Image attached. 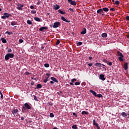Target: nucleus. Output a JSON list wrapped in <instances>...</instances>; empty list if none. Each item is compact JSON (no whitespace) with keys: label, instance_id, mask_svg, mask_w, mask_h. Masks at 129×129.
Instances as JSON below:
<instances>
[{"label":"nucleus","instance_id":"1","mask_svg":"<svg viewBox=\"0 0 129 129\" xmlns=\"http://www.w3.org/2000/svg\"><path fill=\"white\" fill-rule=\"evenodd\" d=\"M31 106H30L28 103H25L24 104V106L22 108V111L23 113H24L25 111L27 110V109H31Z\"/></svg>","mask_w":129,"mask_h":129},{"label":"nucleus","instance_id":"2","mask_svg":"<svg viewBox=\"0 0 129 129\" xmlns=\"http://www.w3.org/2000/svg\"><path fill=\"white\" fill-rule=\"evenodd\" d=\"M15 57V54L13 53H7L5 55V61H8V60H9L10 58H14Z\"/></svg>","mask_w":129,"mask_h":129},{"label":"nucleus","instance_id":"3","mask_svg":"<svg viewBox=\"0 0 129 129\" xmlns=\"http://www.w3.org/2000/svg\"><path fill=\"white\" fill-rule=\"evenodd\" d=\"M60 26H61V23H60V22H54V23L53 24V25H50V28H54V29L56 28H59V27H60Z\"/></svg>","mask_w":129,"mask_h":129},{"label":"nucleus","instance_id":"4","mask_svg":"<svg viewBox=\"0 0 129 129\" xmlns=\"http://www.w3.org/2000/svg\"><path fill=\"white\" fill-rule=\"evenodd\" d=\"M117 56H119L118 59L119 61H123V57L124 56L122 55V53L120 52L119 51H117Z\"/></svg>","mask_w":129,"mask_h":129},{"label":"nucleus","instance_id":"5","mask_svg":"<svg viewBox=\"0 0 129 129\" xmlns=\"http://www.w3.org/2000/svg\"><path fill=\"white\" fill-rule=\"evenodd\" d=\"M17 7H16V9L18 10L19 11H23V8H24V5H22L20 3H18L17 4Z\"/></svg>","mask_w":129,"mask_h":129},{"label":"nucleus","instance_id":"6","mask_svg":"<svg viewBox=\"0 0 129 129\" xmlns=\"http://www.w3.org/2000/svg\"><path fill=\"white\" fill-rule=\"evenodd\" d=\"M68 2L70 5H71L72 6H76L77 3L75 1H73L72 0H68Z\"/></svg>","mask_w":129,"mask_h":129},{"label":"nucleus","instance_id":"7","mask_svg":"<svg viewBox=\"0 0 129 129\" xmlns=\"http://www.w3.org/2000/svg\"><path fill=\"white\" fill-rule=\"evenodd\" d=\"M18 112H19L18 109H14L12 111V113L14 115H18Z\"/></svg>","mask_w":129,"mask_h":129},{"label":"nucleus","instance_id":"8","mask_svg":"<svg viewBox=\"0 0 129 129\" xmlns=\"http://www.w3.org/2000/svg\"><path fill=\"white\" fill-rule=\"evenodd\" d=\"M103 61L105 63H106V64H107L108 65H109V66H111V65H112V62L111 61L109 62V61H108L106 59H104Z\"/></svg>","mask_w":129,"mask_h":129},{"label":"nucleus","instance_id":"9","mask_svg":"<svg viewBox=\"0 0 129 129\" xmlns=\"http://www.w3.org/2000/svg\"><path fill=\"white\" fill-rule=\"evenodd\" d=\"M61 20L63 21V22H66V23H70L71 22L70 21L67 20V19H66L64 16H61Z\"/></svg>","mask_w":129,"mask_h":129},{"label":"nucleus","instance_id":"10","mask_svg":"<svg viewBox=\"0 0 129 129\" xmlns=\"http://www.w3.org/2000/svg\"><path fill=\"white\" fill-rule=\"evenodd\" d=\"M99 79L102 81H104L105 80V78H104V75L101 74L99 76Z\"/></svg>","mask_w":129,"mask_h":129},{"label":"nucleus","instance_id":"11","mask_svg":"<svg viewBox=\"0 0 129 129\" xmlns=\"http://www.w3.org/2000/svg\"><path fill=\"white\" fill-rule=\"evenodd\" d=\"M48 29V28L47 27H41L40 29H39V31L40 32H44V31H45V30H47Z\"/></svg>","mask_w":129,"mask_h":129},{"label":"nucleus","instance_id":"12","mask_svg":"<svg viewBox=\"0 0 129 129\" xmlns=\"http://www.w3.org/2000/svg\"><path fill=\"white\" fill-rule=\"evenodd\" d=\"M54 10H57L60 9V6L56 4L55 5H53Z\"/></svg>","mask_w":129,"mask_h":129},{"label":"nucleus","instance_id":"13","mask_svg":"<svg viewBox=\"0 0 129 129\" xmlns=\"http://www.w3.org/2000/svg\"><path fill=\"white\" fill-rule=\"evenodd\" d=\"M51 80H52V81H53V82H56V83H58V82H59V81H58L57 80V79H56V78H54L53 77H51L50 78Z\"/></svg>","mask_w":129,"mask_h":129},{"label":"nucleus","instance_id":"14","mask_svg":"<svg viewBox=\"0 0 129 129\" xmlns=\"http://www.w3.org/2000/svg\"><path fill=\"white\" fill-rule=\"evenodd\" d=\"M102 13H103V10H102V9H100L97 11V14H100V15H102Z\"/></svg>","mask_w":129,"mask_h":129},{"label":"nucleus","instance_id":"15","mask_svg":"<svg viewBox=\"0 0 129 129\" xmlns=\"http://www.w3.org/2000/svg\"><path fill=\"white\" fill-rule=\"evenodd\" d=\"M81 35H85L86 34V28H84L83 30L81 32Z\"/></svg>","mask_w":129,"mask_h":129},{"label":"nucleus","instance_id":"16","mask_svg":"<svg viewBox=\"0 0 129 129\" xmlns=\"http://www.w3.org/2000/svg\"><path fill=\"white\" fill-rule=\"evenodd\" d=\"M90 92H91L93 94V95H94V96L96 97V95H97V94L95 92V91H94L92 90H90Z\"/></svg>","mask_w":129,"mask_h":129},{"label":"nucleus","instance_id":"17","mask_svg":"<svg viewBox=\"0 0 129 129\" xmlns=\"http://www.w3.org/2000/svg\"><path fill=\"white\" fill-rule=\"evenodd\" d=\"M121 114L123 117H126V116H127V114L124 112H122Z\"/></svg>","mask_w":129,"mask_h":129},{"label":"nucleus","instance_id":"18","mask_svg":"<svg viewBox=\"0 0 129 129\" xmlns=\"http://www.w3.org/2000/svg\"><path fill=\"white\" fill-rule=\"evenodd\" d=\"M128 63L127 62H125L124 64V70H127L128 67H127Z\"/></svg>","mask_w":129,"mask_h":129},{"label":"nucleus","instance_id":"19","mask_svg":"<svg viewBox=\"0 0 129 129\" xmlns=\"http://www.w3.org/2000/svg\"><path fill=\"white\" fill-rule=\"evenodd\" d=\"M95 66L97 67H101V63L100 62H97L94 64Z\"/></svg>","mask_w":129,"mask_h":129},{"label":"nucleus","instance_id":"20","mask_svg":"<svg viewBox=\"0 0 129 129\" xmlns=\"http://www.w3.org/2000/svg\"><path fill=\"white\" fill-rule=\"evenodd\" d=\"M1 41H2V42L4 43V44H6L7 43V39H6L5 38L2 37L1 38Z\"/></svg>","mask_w":129,"mask_h":129},{"label":"nucleus","instance_id":"21","mask_svg":"<svg viewBox=\"0 0 129 129\" xmlns=\"http://www.w3.org/2000/svg\"><path fill=\"white\" fill-rule=\"evenodd\" d=\"M102 10H103V12H107L109 11V9H108V8H103V9H102Z\"/></svg>","mask_w":129,"mask_h":129},{"label":"nucleus","instance_id":"22","mask_svg":"<svg viewBox=\"0 0 129 129\" xmlns=\"http://www.w3.org/2000/svg\"><path fill=\"white\" fill-rule=\"evenodd\" d=\"M102 38H106L107 37V34L106 33H103L101 35Z\"/></svg>","mask_w":129,"mask_h":129},{"label":"nucleus","instance_id":"23","mask_svg":"<svg viewBox=\"0 0 129 129\" xmlns=\"http://www.w3.org/2000/svg\"><path fill=\"white\" fill-rule=\"evenodd\" d=\"M58 13H59V14H61V15H65V14H66L65 12H63V11H61V10H58Z\"/></svg>","mask_w":129,"mask_h":129},{"label":"nucleus","instance_id":"24","mask_svg":"<svg viewBox=\"0 0 129 129\" xmlns=\"http://www.w3.org/2000/svg\"><path fill=\"white\" fill-rule=\"evenodd\" d=\"M93 125H95V126H98V125H99L98 124V123H97L95 121V119H94V120H93Z\"/></svg>","mask_w":129,"mask_h":129},{"label":"nucleus","instance_id":"25","mask_svg":"<svg viewBox=\"0 0 129 129\" xmlns=\"http://www.w3.org/2000/svg\"><path fill=\"white\" fill-rule=\"evenodd\" d=\"M42 88V85L40 84H38L36 86V89H39Z\"/></svg>","mask_w":129,"mask_h":129},{"label":"nucleus","instance_id":"26","mask_svg":"<svg viewBox=\"0 0 129 129\" xmlns=\"http://www.w3.org/2000/svg\"><path fill=\"white\" fill-rule=\"evenodd\" d=\"M81 114H82V115H84V114H89V112H86L85 111H83Z\"/></svg>","mask_w":129,"mask_h":129},{"label":"nucleus","instance_id":"27","mask_svg":"<svg viewBox=\"0 0 129 129\" xmlns=\"http://www.w3.org/2000/svg\"><path fill=\"white\" fill-rule=\"evenodd\" d=\"M34 20L36 21V22H41V19L38 17H35Z\"/></svg>","mask_w":129,"mask_h":129},{"label":"nucleus","instance_id":"28","mask_svg":"<svg viewBox=\"0 0 129 129\" xmlns=\"http://www.w3.org/2000/svg\"><path fill=\"white\" fill-rule=\"evenodd\" d=\"M119 4H120V2L119 1H116L113 4L115 5L116 6H119Z\"/></svg>","mask_w":129,"mask_h":129},{"label":"nucleus","instance_id":"29","mask_svg":"<svg viewBox=\"0 0 129 129\" xmlns=\"http://www.w3.org/2000/svg\"><path fill=\"white\" fill-rule=\"evenodd\" d=\"M72 128H73V129H78V127H77V125L74 124L72 126Z\"/></svg>","mask_w":129,"mask_h":129},{"label":"nucleus","instance_id":"30","mask_svg":"<svg viewBox=\"0 0 129 129\" xmlns=\"http://www.w3.org/2000/svg\"><path fill=\"white\" fill-rule=\"evenodd\" d=\"M4 16H8V18H9L10 17H11V14H9L8 13H5L4 14Z\"/></svg>","mask_w":129,"mask_h":129},{"label":"nucleus","instance_id":"31","mask_svg":"<svg viewBox=\"0 0 129 129\" xmlns=\"http://www.w3.org/2000/svg\"><path fill=\"white\" fill-rule=\"evenodd\" d=\"M44 67H46V68H48V67H50V64H49V63H45Z\"/></svg>","mask_w":129,"mask_h":129},{"label":"nucleus","instance_id":"32","mask_svg":"<svg viewBox=\"0 0 129 129\" xmlns=\"http://www.w3.org/2000/svg\"><path fill=\"white\" fill-rule=\"evenodd\" d=\"M1 98L2 99H4V95H3V93H2V91H0Z\"/></svg>","mask_w":129,"mask_h":129},{"label":"nucleus","instance_id":"33","mask_svg":"<svg viewBox=\"0 0 129 129\" xmlns=\"http://www.w3.org/2000/svg\"><path fill=\"white\" fill-rule=\"evenodd\" d=\"M49 116H50V117H54L55 116V115H54V114L53 113H50Z\"/></svg>","mask_w":129,"mask_h":129},{"label":"nucleus","instance_id":"34","mask_svg":"<svg viewBox=\"0 0 129 129\" xmlns=\"http://www.w3.org/2000/svg\"><path fill=\"white\" fill-rule=\"evenodd\" d=\"M60 44V40L58 39L55 44L56 46H58Z\"/></svg>","mask_w":129,"mask_h":129},{"label":"nucleus","instance_id":"35","mask_svg":"<svg viewBox=\"0 0 129 129\" xmlns=\"http://www.w3.org/2000/svg\"><path fill=\"white\" fill-rule=\"evenodd\" d=\"M27 23L28 24V25H32V23L31 20H27Z\"/></svg>","mask_w":129,"mask_h":129},{"label":"nucleus","instance_id":"36","mask_svg":"<svg viewBox=\"0 0 129 129\" xmlns=\"http://www.w3.org/2000/svg\"><path fill=\"white\" fill-rule=\"evenodd\" d=\"M96 97L100 98V97H102V95L101 94H98L96 95Z\"/></svg>","mask_w":129,"mask_h":129},{"label":"nucleus","instance_id":"37","mask_svg":"<svg viewBox=\"0 0 129 129\" xmlns=\"http://www.w3.org/2000/svg\"><path fill=\"white\" fill-rule=\"evenodd\" d=\"M1 18H2V19H6V18H9V16L4 15V16H2Z\"/></svg>","mask_w":129,"mask_h":129},{"label":"nucleus","instance_id":"38","mask_svg":"<svg viewBox=\"0 0 129 129\" xmlns=\"http://www.w3.org/2000/svg\"><path fill=\"white\" fill-rule=\"evenodd\" d=\"M16 22L13 21L11 22V26H16Z\"/></svg>","mask_w":129,"mask_h":129},{"label":"nucleus","instance_id":"39","mask_svg":"<svg viewBox=\"0 0 129 129\" xmlns=\"http://www.w3.org/2000/svg\"><path fill=\"white\" fill-rule=\"evenodd\" d=\"M6 34H8V35H12L13 32L7 31V32H6Z\"/></svg>","mask_w":129,"mask_h":129},{"label":"nucleus","instance_id":"40","mask_svg":"<svg viewBox=\"0 0 129 129\" xmlns=\"http://www.w3.org/2000/svg\"><path fill=\"white\" fill-rule=\"evenodd\" d=\"M34 100H35V101H39V100H38L37 96L34 95Z\"/></svg>","mask_w":129,"mask_h":129},{"label":"nucleus","instance_id":"41","mask_svg":"<svg viewBox=\"0 0 129 129\" xmlns=\"http://www.w3.org/2000/svg\"><path fill=\"white\" fill-rule=\"evenodd\" d=\"M75 81H77V79H73L71 80V82H72V83L75 82Z\"/></svg>","mask_w":129,"mask_h":129},{"label":"nucleus","instance_id":"42","mask_svg":"<svg viewBox=\"0 0 129 129\" xmlns=\"http://www.w3.org/2000/svg\"><path fill=\"white\" fill-rule=\"evenodd\" d=\"M80 82H76L75 83V85H80Z\"/></svg>","mask_w":129,"mask_h":129},{"label":"nucleus","instance_id":"43","mask_svg":"<svg viewBox=\"0 0 129 129\" xmlns=\"http://www.w3.org/2000/svg\"><path fill=\"white\" fill-rule=\"evenodd\" d=\"M83 43L82 42H79L77 43V46H81L82 45Z\"/></svg>","mask_w":129,"mask_h":129},{"label":"nucleus","instance_id":"44","mask_svg":"<svg viewBox=\"0 0 129 129\" xmlns=\"http://www.w3.org/2000/svg\"><path fill=\"white\" fill-rule=\"evenodd\" d=\"M49 80H47L45 79L43 80V82H44V83H47V82H48V81H49Z\"/></svg>","mask_w":129,"mask_h":129},{"label":"nucleus","instance_id":"45","mask_svg":"<svg viewBox=\"0 0 129 129\" xmlns=\"http://www.w3.org/2000/svg\"><path fill=\"white\" fill-rule=\"evenodd\" d=\"M37 13V11H35V10H32L31 11V14H35Z\"/></svg>","mask_w":129,"mask_h":129},{"label":"nucleus","instance_id":"46","mask_svg":"<svg viewBox=\"0 0 129 129\" xmlns=\"http://www.w3.org/2000/svg\"><path fill=\"white\" fill-rule=\"evenodd\" d=\"M25 75H30L31 74V73H29L28 72H26L25 73Z\"/></svg>","mask_w":129,"mask_h":129},{"label":"nucleus","instance_id":"47","mask_svg":"<svg viewBox=\"0 0 129 129\" xmlns=\"http://www.w3.org/2000/svg\"><path fill=\"white\" fill-rule=\"evenodd\" d=\"M69 11H70L71 12H73V13H74V10L72 8H70L69 9Z\"/></svg>","mask_w":129,"mask_h":129},{"label":"nucleus","instance_id":"48","mask_svg":"<svg viewBox=\"0 0 129 129\" xmlns=\"http://www.w3.org/2000/svg\"><path fill=\"white\" fill-rule=\"evenodd\" d=\"M23 42H24V40L21 39H19V43H22Z\"/></svg>","mask_w":129,"mask_h":129},{"label":"nucleus","instance_id":"49","mask_svg":"<svg viewBox=\"0 0 129 129\" xmlns=\"http://www.w3.org/2000/svg\"><path fill=\"white\" fill-rule=\"evenodd\" d=\"M110 11H111L112 12H114V11H115V9L110 8Z\"/></svg>","mask_w":129,"mask_h":129},{"label":"nucleus","instance_id":"50","mask_svg":"<svg viewBox=\"0 0 129 129\" xmlns=\"http://www.w3.org/2000/svg\"><path fill=\"white\" fill-rule=\"evenodd\" d=\"M73 115L74 116H75L76 117H77V114L75 112H74V113H73Z\"/></svg>","mask_w":129,"mask_h":129},{"label":"nucleus","instance_id":"51","mask_svg":"<svg viewBox=\"0 0 129 129\" xmlns=\"http://www.w3.org/2000/svg\"><path fill=\"white\" fill-rule=\"evenodd\" d=\"M48 104H49V105H50L51 106H53V104H54L53 103H52V102H50L48 103Z\"/></svg>","mask_w":129,"mask_h":129},{"label":"nucleus","instance_id":"52","mask_svg":"<svg viewBox=\"0 0 129 129\" xmlns=\"http://www.w3.org/2000/svg\"><path fill=\"white\" fill-rule=\"evenodd\" d=\"M8 52L9 53H12V49L11 48L8 49Z\"/></svg>","mask_w":129,"mask_h":129},{"label":"nucleus","instance_id":"53","mask_svg":"<svg viewBox=\"0 0 129 129\" xmlns=\"http://www.w3.org/2000/svg\"><path fill=\"white\" fill-rule=\"evenodd\" d=\"M46 76H48V77L49 78V77L51 76V74H50V73H46Z\"/></svg>","mask_w":129,"mask_h":129},{"label":"nucleus","instance_id":"54","mask_svg":"<svg viewBox=\"0 0 129 129\" xmlns=\"http://www.w3.org/2000/svg\"><path fill=\"white\" fill-rule=\"evenodd\" d=\"M125 20H126V21H129V16H126Z\"/></svg>","mask_w":129,"mask_h":129},{"label":"nucleus","instance_id":"55","mask_svg":"<svg viewBox=\"0 0 129 129\" xmlns=\"http://www.w3.org/2000/svg\"><path fill=\"white\" fill-rule=\"evenodd\" d=\"M37 5H38V6H40V5H41V1H38L37 3Z\"/></svg>","mask_w":129,"mask_h":129},{"label":"nucleus","instance_id":"56","mask_svg":"<svg viewBox=\"0 0 129 129\" xmlns=\"http://www.w3.org/2000/svg\"><path fill=\"white\" fill-rule=\"evenodd\" d=\"M102 66H103V69H106V68H105V65L102 64Z\"/></svg>","mask_w":129,"mask_h":129},{"label":"nucleus","instance_id":"57","mask_svg":"<svg viewBox=\"0 0 129 129\" xmlns=\"http://www.w3.org/2000/svg\"><path fill=\"white\" fill-rule=\"evenodd\" d=\"M50 83L51 84H54V81H50Z\"/></svg>","mask_w":129,"mask_h":129},{"label":"nucleus","instance_id":"58","mask_svg":"<svg viewBox=\"0 0 129 129\" xmlns=\"http://www.w3.org/2000/svg\"><path fill=\"white\" fill-rule=\"evenodd\" d=\"M88 66H90V67H91V66H92V63H89Z\"/></svg>","mask_w":129,"mask_h":129},{"label":"nucleus","instance_id":"59","mask_svg":"<svg viewBox=\"0 0 129 129\" xmlns=\"http://www.w3.org/2000/svg\"><path fill=\"white\" fill-rule=\"evenodd\" d=\"M30 9H31V10H34V6H30Z\"/></svg>","mask_w":129,"mask_h":129},{"label":"nucleus","instance_id":"60","mask_svg":"<svg viewBox=\"0 0 129 129\" xmlns=\"http://www.w3.org/2000/svg\"><path fill=\"white\" fill-rule=\"evenodd\" d=\"M89 60H92V56H89Z\"/></svg>","mask_w":129,"mask_h":129},{"label":"nucleus","instance_id":"61","mask_svg":"<svg viewBox=\"0 0 129 129\" xmlns=\"http://www.w3.org/2000/svg\"><path fill=\"white\" fill-rule=\"evenodd\" d=\"M35 84V83L34 82H32L31 83V85H34Z\"/></svg>","mask_w":129,"mask_h":129},{"label":"nucleus","instance_id":"62","mask_svg":"<svg viewBox=\"0 0 129 129\" xmlns=\"http://www.w3.org/2000/svg\"><path fill=\"white\" fill-rule=\"evenodd\" d=\"M70 85H73V86H74V84L73 83H70Z\"/></svg>","mask_w":129,"mask_h":129},{"label":"nucleus","instance_id":"63","mask_svg":"<svg viewBox=\"0 0 129 129\" xmlns=\"http://www.w3.org/2000/svg\"><path fill=\"white\" fill-rule=\"evenodd\" d=\"M25 119V118L24 117H21V120H24Z\"/></svg>","mask_w":129,"mask_h":129},{"label":"nucleus","instance_id":"64","mask_svg":"<svg viewBox=\"0 0 129 129\" xmlns=\"http://www.w3.org/2000/svg\"><path fill=\"white\" fill-rule=\"evenodd\" d=\"M53 129H58V128L56 127H54L53 128Z\"/></svg>","mask_w":129,"mask_h":129}]
</instances>
